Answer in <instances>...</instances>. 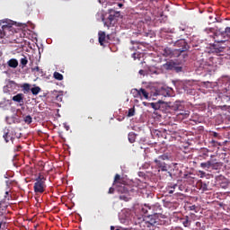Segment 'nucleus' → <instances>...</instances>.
I'll list each match as a JSON object with an SVG mask.
<instances>
[{"label":"nucleus","mask_w":230,"mask_h":230,"mask_svg":"<svg viewBox=\"0 0 230 230\" xmlns=\"http://www.w3.org/2000/svg\"><path fill=\"white\" fill-rule=\"evenodd\" d=\"M164 69H168L169 71H172L175 65L172 62H167L164 65Z\"/></svg>","instance_id":"obj_22"},{"label":"nucleus","mask_w":230,"mask_h":230,"mask_svg":"<svg viewBox=\"0 0 230 230\" xmlns=\"http://www.w3.org/2000/svg\"><path fill=\"white\" fill-rule=\"evenodd\" d=\"M142 213H144V215H146V217L152 216L150 215V213H148V209L146 208H142Z\"/></svg>","instance_id":"obj_32"},{"label":"nucleus","mask_w":230,"mask_h":230,"mask_svg":"<svg viewBox=\"0 0 230 230\" xmlns=\"http://www.w3.org/2000/svg\"><path fill=\"white\" fill-rule=\"evenodd\" d=\"M213 60H217V58H212L208 61L205 62L203 68L208 69V71H213V67H215V63L213 62Z\"/></svg>","instance_id":"obj_13"},{"label":"nucleus","mask_w":230,"mask_h":230,"mask_svg":"<svg viewBox=\"0 0 230 230\" xmlns=\"http://www.w3.org/2000/svg\"><path fill=\"white\" fill-rule=\"evenodd\" d=\"M212 136H213L214 137H218V133L213 132V133H212Z\"/></svg>","instance_id":"obj_48"},{"label":"nucleus","mask_w":230,"mask_h":230,"mask_svg":"<svg viewBox=\"0 0 230 230\" xmlns=\"http://www.w3.org/2000/svg\"><path fill=\"white\" fill-rule=\"evenodd\" d=\"M164 57H170L171 58L172 57H179L177 56V53H175V49L172 50L170 48H165L163 52Z\"/></svg>","instance_id":"obj_14"},{"label":"nucleus","mask_w":230,"mask_h":230,"mask_svg":"<svg viewBox=\"0 0 230 230\" xmlns=\"http://www.w3.org/2000/svg\"><path fill=\"white\" fill-rule=\"evenodd\" d=\"M56 100H57L58 102H62V95H58V96H56Z\"/></svg>","instance_id":"obj_42"},{"label":"nucleus","mask_w":230,"mask_h":230,"mask_svg":"<svg viewBox=\"0 0 230 230\" xmlns=\"http://www.w3.org/2000/svg\"><path fill=\"white\" fill-rule=\"evenodd\" d=\"M181 224L185 226V227H190V226H191V221H190V217L186 216L185 217L181 218Z\"/></svg>","instance_id":"obj_19"},{"label":"nucleus","mask_w":230,"mask_h":230,"mask_svg":"<svg viewBox=\"0 0 230 230\" xmlns=\"http://www.w3.org/2000/svg\"><path fill=\"white\" fill-rule=\"evenodd\" d=\"M180 30H181V31H184V29H182V28H180Z\"/></svg>","instance_id":"obj_53"},{"label":"nucleus","mask_w":230,"mask_h":230,"mask_svg":"<svg viewBox=\"0 0 230 230\" xmlns=\"http://www.w3.org/2000/svg\"><path fill=\"white\" fill-rule=\"evenodd\" d=\"M190 125H197V123H200V121H199V119H190Z\"/></svg>","instance_id":"obj_36"},{"label":"nucleus","mask_w":230,"mask_h":230,"mask_svg":"<svg viewBox=\"0 0 230 230\" xmlns=\"http://www.w3.org/2000/svg\"><path fill=\"white\" fill-rule=\"evenodd\" d=\"M5 121L8 123V125H13V123H21V120L15 116H7L5 118Z\"/></svg>","instance_id":"obj_16"},{"label":"nucleus","mask_w":230,"mask_h":230,"mask_svg":"<svg viewBox=\"0 0 230 230\" xmlns=\"http://www.w3.org/2000/svg\"><path fill=\"white\" fill-rule=\"evenodd\" d=\"M175 188H177V184H174V185H172V186H169V187H168V193H169L170 195L173 194L174 191H175Z\"/></svg>","instance_id":"obj_28"},{"label":"nucleus","mask_w":230,"mask_h":230,"mask_svg":"<svg viewBox=\"0 0 230 230\" xmlns=\"http://www.w3.org/2000/svg\"><path fill=\"white\" fill-rule=\"evenodd\" d=\"M13 102L20 103V105H24V93H18L12 98Z\"/></svg>","instance_id":"obj_11"},{"label":"nucleus","mask_w":230,"mask_h":230,"mask_svg":"<svg viewBox=\"0 0 230 230\" xmlns=\"http://www.w3.org/2000/svg\"><path fill=\"white\" fill-rule=\"evenodd\" d=\"M108 193H110V194L114 193V188L111 187V188L109 189Z\"/></svg>","instance_id":"obj_44"},{"label":"nucleus","mask_w":230,"mask_h":230,"mask_svg":"<svg viewBox=\"0 0 230 230\" xmlns=\"http://www.w3.org/2000/svg\"><path fill=\"white\" fill-rule=\"evenodd\" d=\"M198 185L202 191H209V188H208V183L206 181H199Z\"/></svg>","instance_id":"obj_18"},{"label":"nucleus","mask_w":230,"mask_h":230,"mask_svg":"<svg viewBox=\"0 0 230 230\" xmlns=\"http://www.w3.org/2000/svg\"><path fill=\"white\" fill-rule=\"evenodd\" d=\"M139 75H145V70H139Z\"/></svg>","instance_id":"obj_50"},{"label":"nucleus","mask_w":230,"mask_h":230,"mask_svg":"<svg viewBox=\"0 0 230 230\" xmlns=\"http://www.w3.org/2000/svg\"><path fill=\"white\" fill-rule=\"evenodd\" d=\"M2 42L4 44H8L9 42H12L11 40H3Z\"/></svg>","instance_id":"obj_45"},{"label":"nucleus","mask_w":230,"mask_h":230,"mask_svg":"<svg viewBox=\"0 0 230 230\" xmlns=\"http://www.w3.org/2000/svg\"><path fill=\"white\" fill-rule=\"evenodd\" d=\"M22 118H23L24 123H27V125H30V123H31L32 121L31 116H25Z\"/></svg>","instance_id":"obj_30"},{"label":"nucleus","mask_w":230,"mask_h":230,"mask_svg":"<svg viewBox=\"0 0 230 230\" xmlns=\"http://www.w3.org/2000/svg\"><path fill=\"white\" fill-rule=\"evenodd\" d=\"M128 141H129V143H136V133H134V132H130L129 134H128Z\"/></svg>","instance_id":"obj_23"},{"label":"nucleus","mask_w":230,"mask_h":230,"mask_svg":"<svg viewBox=\"0 0 230 230\" xmlns=\"http://www.w3.org/2000/svg\"><path fill=\"white\" fill-rule=\"evenodd\" d=\"M119 16V12L114 11V9H110V15L108 16V19L104 22V26H111L112 24V21L116 19V17Z\"/></svg>","instance_id":"obj_8"},{"label":"nucleus","mask_w":230,"mask_h":230,"mask_svg":"<svg viewBox=\"0 0 230 230\" xmlns=\"http://www.w3.org/2000/svg\"><path fill=\"white\" fill-rule=\"evenodd\" d=\"M149 224H150V226H156L157 221H155V219H150Z\"/></svg>","instance_id":"obj_39"},{"label":"nucleus","mask_w":230,"mask_h":230,"mask_svg":"<svg viewBox=\"0 0 230 230\" xmlns=\"http://www.w3.org/2000/svg\"><path fill=\"white\" fill-rule=\"evenodd\" d=\"M1 226H2V225H1V223H0V229H1Z\"/></svg>","instance_id":"obj_56"},{"label":"nucleus","mask_w":230,"mask_h":230,"mask_svg":"<svg viewBox=\"0 0 230 230\" xmlns=\"http://www.w3.org/2000/svg\"><path fill=\"white\" fill-rule=\"evenodd\" d=\"M190 104H186L184 101H176L174 102H169L168 108L166 109L169 114H175L176 116H190L191 112L188 110Z\"/></svg>","instance_id":"obj_1"},{"label":"nucleus","mask_w":230,"mask_h":230,"mask_svg":"<svg viewBox=\"0 0 230 230\" xmlns=\"http://www.w3.org/2000/svg\"><path fill=\"white\" fill-rule=\"evenodd\" d=\"M119 8H123V4H118Z\"/></svg>","instance_id":"obj_51"},{"label":"nucleus","mask_w":230,"mask_h":230,"mask_svg":"<svg viewBox=\"0 0 230 230\" xmlns=\"http://www.w3.org/2000/svg\"><path fill=\"white\" fill-rule=\"evenodd\" d=\"M54 78L56 80H64V75L58 72H54Z\"/></svg>","instance_id":"obj_27"},{"label":"nucleus","mask_w":230,"mask_h":230,"mask_svg":"<svg viewBox=\"0 0 230 230\" xmlns=\"http://www.w3.org/2000/svg\"><path fill=\"white\" fill-rule=\"evenodd\" d=\"M141 96H144L146 100H148V93L146 92V90H145V88L140 89V98Z\"/></svg>","instance_id":"obj_25"},{"label":"nucleus","mask_w":230,"mask_h":230,"mask_svg":"<svg viewBox=\"0 0 230 230\" xmlns=\"http://www.w3.org/2000/svg\"><path fill=\"white\" fill-rule=\"evenodd\" d=\"M167 155H162L158 158L154 160L155 168H158V172H168V164L164 161H168Z\"/></svg>","instance_id":"obj_4"},{"label":"nucleus","mask_w":230,"mask_h":230,"mask_svg":"<svg viewBox=\"0 0 230 230\" xmlns=\"http://www.w3.org/2000/svg\"><path fill=\"white\" fill-rule=\"evenodd\" d=\"M227 111V112H229L230 106H227V105L217 106L214 110L215 112H218L219 113V116H222V114H224V116H227V113H222V111Z\"/></svg>","instance_id":"obj_10"},{"label":"nucleus","mask_w":230,"mask_h":230,"mask_svg":"<svg viewBox=\"0 0 230 230\" xmlns=\"http://www.w3.org/2000/svg\"><path fill=\"white\" fill-rule=\"evenodd\" d=\"M196 229H200L202 227V224L200 222H196Z\"/></svg>","instance_id":"obj_40"},{"label":"nucleus","mask_w":230,"mask_h":230,"mask_svg":"<svg viewBox=\"0 0 230 230\" xmlns=\"http://www.w3.org/2000/svg\"><path fill=\"white\" fill-rule=\"evenodd\" d=\"M222 101L223 102H230V95H223Z\"/></svg>","instance_id":"obj_34"},{"label":"nucleus","mask_w":230,"mask_h":230,"mask_svg":"<svg viewBox=\"0 0 230 230\" xmlns=\"http://www.w3.org/2000/svg\"><path fill=\"white\" fill-rule=\"evenodd\" d=\"M34 191L35 193H44L46 191V177H44V174L40 173L36 178Z\"/></svg>","instance_id":"obj_3"},{"label":"nucleus","mask_w":230,"mask_h":230,"mask_svg":"<svg viewBox=\"0 0 230 230\" xmlns=\"http://www.w3.org/2000/svg\"><path fill=\"white\" fill-rule=\"evenodd\" d=\"M151 106L153 107V109H157V104H155L154 102L151 103Z\"/></svg>","instance_id":"obj_47"},{"label":"nucleus","mask_w":230,"mask_h":230,"mask_svg":"<svg viewBox=\"0 0 230 230\" xmlns=\"http://www.w3.org/2000/svg\"><path fill=\"white\" fill-rule=\"evenodd\" d=\"M63 127L66 128V130H69V126L67 125V123H63Z\"/></svg>","instance_id":"obj_43"},{"label":"nucleus","mask_w":230,"mask_h":230,"mask_svg":"<svg viewBox=\"0 0 230 230\" xmlns=\"http://www.w3.org/2000/svg\"><path fill=\"white\" fill-rule=\"evenodd\" d=\"M217 164L213 162V160L207 161L205 163H201L200 166L203 168V170H209V168H215V165Z\"/></svg>","instance_id":"obj_12"},{"label":"nucleus","mask_w":230,"mask_h":230,"mask_svg":"<svg viewBox=\"0 0 230 230\" xmlns=\"http://www.w3.org/2000/svg\"><path fill=\"white\" fill-rule=\"evenodd\" d=\"M33 71H40V68L39 66H36L34 68H32Z\"/></svg>","instance_id":"obj_49"},{"label":"nucleus","mask_w":230,"mask_h":230,"mask_svg":"<svg viewBox=\"0 0 230 230\" xmlns=\"http://www.w3.org/2000/svg\"><path fill=\"white\" fill-rule=\"evenodd\" d=\"M123 180H121V176L119 174H116L114 178V184H121Z\"/></svg>","instance_id":"obj_26"},{"label":"nucleus","mask_w":230,"mask_h":230,"mask_svg":"<svg viewBox=\"0 0 230 230\" xmlns=\"http://www.w3.org/2000/svg\"><path fill=\"white\" fill-rule=\"evenodd\" d=\"M99 35V43L101 46H105V44H109V40H111L112 34H105V31H100L98 32Z\"/></svg>","instance_id":"obj_7"},{"label":"nucleus","mask_w":230,"mask_h":230,"mask_svg":"<svg viewBox=\"0 0 230 230\" xmlns=\"http://www.w3.org/2000/svg\"><path fill=\"white\" fill-rule=\"evenodd\" d=\"M13 136H19L20 135V137H21V133H17L15 130L13 129Z\"/></svg>","instance_id":"obj_46"},{"label":"nucleus","mask_w":230,"mask_h":230,"mask_svg":"<svg viewBox=\"0 0 230 230\" xmlns=\"http://www.w3.org/2000/svg\"><path fill=\"white\" fill-rule=\"evenodd\" d=\"M119 200H124V202H128V200H130V198H128L127 194H122L119 196Z\"/></svg>","instance_id":"obj_31"},{"label":"nucleus","mask_w":230,"mask_h":230,"mask_svg":"<svg viewBox=\"0 0 230 230\" xmlns=\"http://www.w3.org/2000/svg\"><path fill=\"white\" fill-rule=\"evenodd\" d=\"M7 65L9 66V67H13V69H15V67L19 66V61H17V59L15 58H12L7 62Z\"/></svg>","instance_id":"obj_17"},{"label":"nucleus","mask_w":230,"mask_h":230,"mask_svg":"<svg viewBox=\"0 0 230 230\" xmlns=\"http://www.w3.org/2000/svg\"><path fill=\"white\" fill-rule=\"evenodd\" d=\"M195 209H197V206L192 205V206L190 207V211H195Z\"/></svg>","instance_id":"obj_41"},{"label":"nucleus","mask_w":230,"mask_h":230,"mask_svg":"<svg viewBox=\"0 0 230 230\" xmlns=\"http://www.w3.org/2000/svg\"><path fill=\"white\" fill-rule=\"evenodd\" d=\"M118 191H121V193H127V191H128L127 189H125V187H120Z\"/></svg>","instance_id":"obj_38"},{"label":"nucleus","mask_w":230,"mask_h":230,"mask_svg":"<svg viewBox=\"0 0 230 230\" xmlns=\"http://www.w3.org/2000/svg\"><path fill=\"white\" fill-rule=\"evenodd\" d=\"M22 87V92L24 94H28V93H30V91H31V86L28 83L23 84V85Z\"/></svg>","instance_id":"obj_20"},{"label":"nucleus","mask_w":230,"mask_h":230,"mask_svg":"<svg viewBox=\"0 0 230 230\" xmlns=\"http://www.w3.org/2000/svg\"><path fill=\"white\" fill-rule=\"evenodd\" d=\"M9 195H10V193L8 192V190L5 191V195H4L5 200H10V199H12V196H9Z\"/></svg>","instance_id":"obj_37"},{"label":"nucleus","mask_w":230,"mask_h":230,"mask_svg":"<svg viewBox=\"0 0 230 230\" xmlns=\"http://www.w3.org/2000/svg\"><path fill=\"white\" fill-rule=\"evenodd\" d=\"M15 33H17V30H15L12 23L4 21L0 22V39H10Z\"/></svg>","instance_id":"obj_2"},{"label":"nucleus","mask_w":230,"mask_h":230,"mask_svg":"<svg viewBox=\"0 0 230 230\" xmlns=\"http://www.w3.org/2000/svg\"><path fill=\"white\" fill-rule=\"evenodd\" d=\"M220 35L221 37H224V38L221 40L220 39L216 40V42H226V40H228L230 37V27H226L225 29V31L221 32Z\"/></svg>","instance_id":"obj_9"},{"label":"nucleus","mask_w":230,"mask_h":230,"mask_svg":"<svg viewBox=\"0 0 230 230\" xmlns=\"http://www.w3.org/2000/svg\"><path fill=\"white\" fill-rule=\"evenodd\" d=\"M3 137L5 143H9L10 141H13L15 137L19 139V137H21V135H13V129L10 130V129L4 128Z\"/></svg>","instance_id":"obj_6"},{"label":"nucleus","mask_w":230,"mask_h":230,"mask_svg":"<svg viewBox=\"0 0 230 230\" xmlns=\"http://www.w3.org/2000/svg\"><path fill=\"white\" fill-rule=\"evenodd\" d=\"M20 64H22V67H24L28 64V58L23 56V58L20 59Z\"/></svg>","instance_id":"obj_29"},{"label":"nucleus","mask_w":230,"mask_h":230,"mask_svg":"<svg viewBox=\"0 0 230 230\" xmlns=\"http://www.w3.org/2000/svg\"><path fill=\"white\" fill-rule=\"evenodd\" d=\"M40 91H41V89L39 86L31 88V92L32 93V94H34V96H37V94H39V93H40Z\"/></svg>","instance_id":"obj_24"},{"label":"nucleus","mask_w":230,"mask_h":230,"mask_svg":"<svg viewBox=\"0 0 230 230\" xmlns=\"http://www.w3.org/2000/svg\"><path fill=\"white\" fill-rule=\"evenodd\" d=\"M175 46L177 48L175 49V53H177V57H181V53H184L185 51H188L190 49V46L188 45V42H186V40H179L175 42Z\"/></svg>","instance_id":"obj_5"},{"label":"nucleus","mask_w":230,"mask_h":230,"mask_svg":"<svg viewBox=\"0 0 230 230\" xmlns=\"http://www.w3.org/2000/svg\"><path fill=\"white\" fill-rule=\"evenodd\" d=\"M135 112H136V110H134V108H131L128 110V116H134Z\"/></svg>","instance_id":"obj_35"},{"label":"nucleus","mask_w":230,"mask_h":230,"mask_svg":"<svg viewBox=\"0 0 230 230\" xmlns=\"http://www.w3.org/2000/svg\"><path fill=\"white\" fill-rule=\"evenodd\" d=\"M163 31H164L165 33H174L175 30L174 29H164Z\"/></svg>","instance_id":"obj_33"},{"label":"nucleus","mask_w":230,"mask_h":230,"mask_svg":"<svg viewBox=\"0 0 230 230\" xmlns=\"http://www.w3.org/2000/svg\"><path fill=\"white\" fill-rule=\"evenodd\" d=\"M111 230H119V228L116 229L114 226H111Z\"/></svg>","instance_id":"obj_52"},{"label":"nucleus","mask_w":230,"mask_h":230,"mask_svg":"<svg viewBox=\"0 0 230 230\" xmlns=\"http://www.w3.org/2000/svg\"><path fill=\"white\" fill-rule=\"evenodd\" d=\"M133 57H136V53L133 54Z\"/></svg>","instance_id":"obj_54"},{"label":"nucleus","mask_w":230,"mask_h":230,"mask_svg":"<svg viewBox=\"0 0 230 230\" xmlns=\"http://www.w3.org/2000/svg\"><path fill=\"white\" fill-rule=\"evenodd\" d=\"M34 119H37V117H35Z\"/></svg>","instance_id":"obj_55"},{"label":"nucleus","mask_w":230,"mask_h":230,"mask_svg":"<svg viewBox=\"0 0 230 230\" xmlns=\"http://www.w3.org/2000/svg\"><path fill=\"white\" fill-rule=\"evenodd\" d=\"M131 94L133 95L134 98H141V89L137 90L136 88H133L131 90Z\"/></svg>","instance_id":"obj_21"},{"label":"nucleus","mask_w":230,"mask_h":230,"mask_svg":"<svg viewBox=\"0 0 230 230\" xmlns=\"http://www.w3.org/2000/svg\"><path fill=\"white\" fill-rule=\"evenodd\" d=\"M170 93H172V90L166 89L164 87H162L160 90L156 91V94L158 96H171Z\"/></svg>","instance_id":"obj_15"}]
</instances>
